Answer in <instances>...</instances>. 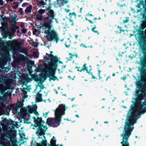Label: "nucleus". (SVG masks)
Listing matches in <instances>:
<instances>
[{"label":"nucleus","mask_w":146,"mask_h":146,"mask_svg":"<svg viewBox=\"0 0 146 146\" xmlns=\"http://www.w3.org/2000/svg\"><path fill=\"white\" fill-rule=\"evenodd\" d=\"M65 45L67 47H69L70 46V45H67L66 44V43H65Z\"/></svg>","instance_id":"obj_38"},{"label":"nucleus","mask_w":146,"mask_h":146,"mask_svg":"<svg viewBox=\"0 0 146 146\" xmlns=\"http://www.w3.org/2000/svg\"><path fill=\"white\" fill-rule=\"evenodd\" d=\"M25 89H26L25 88H23V90H25Z\"/></svg>","instance_id":"obj_48"},{"label":"nucleus","mask_w":146,"mask_h":146,"mask_svg":"<svg viewBox=\"0 0 146 146\" xmlns=\"http://www.w3.org/2000/svg\"><path fill=\"white\" fill-rule=\"evenodd\" d=\"M64 0H57L58 4L61 5H64Z\"/></svg>","instance_id":"obj_19"},{"label":"nucleus","mask_w":146,"mask_h":146,"mask_svg":"<svg viewBox=\"0 0 146 146\" xmlns=\"http://www.w3.org/2000/svg\"><path fill=\"white\" fill-rule=\"evenodd\" d=\"M110 78V77H108L107 78V79H106V80L107 81V80H108V78Z\"/></svg>","instance_id":"obj_46"},{"label":"nucleus","mask_w":146,"mask_h":146,"mask_svg":"<svg viewBox=\"0 0 146 146\" xmlns=\"http://www.w3.org/2000/svg\"><path fill=\"white\" fill-rule=\"evenodd\" d=\"M26 92H25L24 93V95L23 96L24 97V98H27V95H26Z\"/></svg>","instance_id":"obj_35"},{"label":"nucleus","mask_w":146,"mask_h":146,"mask_svg":"<svg viewBox=\"0 0 146 146\" xmlns=\"http://www.w3.org/2000/svg\"><path fill=\"white\" fill-rule=\"evenodd\" d=\"M75 56H76V57H78V55L77 54Z\"/></svg>","instance_id":"obj_50"},{"label":"nucleus","mask_w":146,"mask_h":146,"mask_svg":"<svg viewBox=\"0 0 146 146\" xmlns=\"http://www.w3.org/2000/svg\"><path fill=\"white\" fill-rule=\"evenodd\" d=\"M75 37L77 39V37H78V35H75Z\"/></svg>","instance_id":"obj_41"},{"label":"nucleus","mask_w":146,"mask_h":146,"mask_svg":"<svg viewBox=\"0 0 146 146\" xmlns=\"http://www.w3.org/2000/svg\"><path fill=\"white\" fill-rule=\"evenodd\" d=\"M38 87H39L40 88V90L39 92H40L41 90L44 88V86L42 84L41 82H39L38 83L37 85H36L35 90L37 88H38Z\"/></svg>","instance_id":"obj_13"},{"label":"nucleus","mask_w":146,"mask_h":146,"mask_svg":"<svg viewBox=\"0 0 146 146\" xmlns=\"http://www.w3.org/2000/svg\"><path fill=\"white\" fill-rule=\"evenodd\" d=\"M33 119L35 123L33 126L36 127H38V129L36 132V134L39 137V138H40L39 136L44 135V133L47 129V127L46 126V124L42 120L41 118L37 117L36 119L34 117Z\"/></svg>","instance_id":"obj_3"},{"label":"nucleus","mask_w":146,"mask_h":146,"mask_svg":"<svg viewBox=\"0 0 146 146\" xmlns=\"http://www.w3.org/2000/svg\"><path fill=\"white\" fill-rule=\"evenodd\" d=\"M22 8H20L19 11V12L20 14H22L23 13V11Z\"/></svg>","instance_id":"obj_26"},{"label":"nucleus","mask_w":146,"mask_h":146,"mask_svg":"<svg viewBox=\"0 0 146 146\" xmlns=\"http://www.w3.org/2000/svg\"><path fill=\"white\" fill-rule=\"evenodd\" d=\"M33 56L35 58H37L38 57V54L37 52H34L33 54Z\"/></svg>","instance_id":"obj_22"},{"label":"nucleus","mask_w":146,"mask_h":146,"mask_svg":"<svg viewBox=\"0 0 146 146\" xmlns=\"http://www.w3.org/2000/svg\"><path fill=\"white\" fill-rule=\"evenodd\" d=\"M76 117H79V115H76Z\"/></svg>","instance_id":"obj_44"},{"label":"nucleus","mask_w":146,"mask_h":146,"mask_svg":"<svg viewBox=\"0 0 146 146\" xmlns=\"http://www.w3.org/2000/svg\"><path fill=\"white\" fill-rule=\"evenodd\" d=\"M20 0V1L19 2V3H21L23 1V0Z\"/></svg>","instance_id":"obj_43"},{"label":"nucleus","mask_w":146,"mask_h":146,"mask_svg":"<svg viewBox=\"0 0 146 146\" xmlns=\"http://www.w3.org/2000/svg\"><path fill=\"white\" fill-rule=\"evenodd\" d=\"M28 5V3H23L22 5L23 6H25Z\"/></svg>","instance_id":"obj_32"},{"label":"nucleus","mask_w":146,"mask_h":146,"mask_svg":"<svg viewBox=\"0 0 146 146\" xmlns=\"http://www.w3.org/2000/svg\"><path fill=\"white\" fill-rule=\"evenodd\" d=\"M92 78H93L94 79L95 78V77L93 75H92Z\"/></svg>","instance_id":"obj_45"},{"label":"nucleus","mask_w":146,"mask_h":146,"mask_svg":"<svg viewBox=\"0 0 146 146\" xmlns=\"http://www.w3.org/2000/svg\"><path fill=\"white\" fill-rule=\"evenodd\" d=\"M17 17V16L16 15H14L12 17V22L13 23H15L16 22V19Z\"/></svg>","instance_id":"obj_18"},{"label":"nucleus","mask_w":146,"mask_h":146,"mask_svg":"<svg viewBox=\"0 0 146 146\" xmlns=\"http://www.w3.org/2000/svg\"><path fill=\"white\" fill-rule=\"evenodd\" d=\"M75 99V98H72V99L71 101H73Z\"/></svg>","instance_id":"obj_42"},{"label":"nucleus","mask_w":146,"mask_h":146,"mask_svg":"<svg viewBox=\"0 0 146 146\" xmlns=\"http://www.w3.org/2000/svg\"><path fill=\"white\" fill-rule=\"evenodd\" d=\"M69 21L70 23V24L72 25V26H73L74 25V22H73V21L71 19H69Z\"/></svg>","instance_id":"obj_23"},{"label":"nucleus","mask_w":146,"mask_h":146,"mask_svg":"<svg viewBox=\"0 0 146 146\" xmlns=\"http://www.w3.org/2000/svg\"><path fill=\"white\" fill-rule=\"evenodd\" d=\"M48 11L47 13L48 16L44 18V23L42 25L43 29L47 30H49L52 27V20L54 16V12L52 10L48 9Z\"/></svg>","instance_id":"obj_5"},{"label":"nucleus","mask_w":146,"mask_h":146,"mask_svg":"<svg viewBox=\"0 0 146 146\" xmlns=\"http://www.w3.org/2000/svg\"><path fill=\"white\" fill-rule=\"evenodd\" d=\"M126 79V78H123V79L124 80H125V79Z\"/></svg>","instance_id":"obj_52"},{"label":"nucleus","mask_w":146,"mask_h":146,"mask_svg":"<svg viewBox=\"0 0 146 146\" xmlns=\"http://www.w3.org/2000/svg\"><path fill=\"white\" fill-rule=\"evenodd\" d=\"M69 54L71 56L70 57V59H72V56H74V55H72L71 53H69Z\"/></svg>","instance_id":"obj_30"},{"label":"nucleus","mask_w":146,"mask_h":146,"mask_svg":"<svg viewBox=\"0 0 146 146\" xmlns=\"http://www.w3.org/2000/svg\"><path fill=\"white\" fill-rule=\"evenodd\" d=\"M43 137H44V138H45V136H43Z\"/></svg>","instance_id":"obj_61"},{"label":"nucleus","mask_w":146,"mask_h":146,"mask_svg":"<svg viewBox=\"0 0 146 146\" xmlns=\"http://www.w3.org/2000/svg\"><path fill=\"white\" fill-rule=\"evenodd\" d=\"M36 102H39L42 101V94L38 93H37L36 95Z\"/></svg>","instance_id":"obj_11"},{"label":"nucleus","mask_w":146,"mask_h":146,"mask_svg":"<svg viewBox=\"0 0 146 146\" xmlns=\"http://www.w3.org/2000/svg\"><path fill=\"white\" fill-rule=\"evenodd\" d=\"M45 12V10L41 9H40L36 13L35 16L36 19L38 20H41L42 19V14Z\"/></svg>","instance_id":"obj_9"},{"label":"nucleus","mask_w":146,"mask_h":146,"mask_svg":"<svg viewBox=\"0 0 146 146\" xmlns=\"http://www.w3.org/2000/svg\"><path fill=\"white\" fill-rule=\"evenodd\" d=\"M104 123H108V122H107V121H105V122H104Z\"/></svg>","instance_id":"obj_47"},{"label":"nucleus","mask_w":146,"mask_h":146,"mask_svg":"<svg viewBox=\"0 0 146 146\" xmlns=\"http://www.w3.org/2000/svg\"><path fill=\"white\" fill-rule=\"evenodd\" d=\"M2 0H0V1L1 2H0V3L1 4V5H2L3 4V3L2 2Z\"/></svg>","instance_id":"obj_40"},{"label":"nucleus","mask_w":146,"mask_h":146,"mask_svg":"<svg viewBox=\"0 0 146 146\" xmlns=\"http://www.w3.org/2000/svg\"><path fill=\"white\" fill-rule=\"evenodd\" d=\"M32 8V6L31 5H30L27 7L25 9V11L27 13H30L31 12V9Z\"/></svg>","instance_id":"obj_14"},{"label":"nucleus","mask_w":146,"mask_h":146,"mask_svg":"<svg viewBox=\"0 0 146 146\" xmlns=\"http://www.w3.org/2000/svg\"><path fill=\"white\" fill-rule=\"evenodd\" d=\"M48 112H46L45 113L43 114V116L45 117H46L48 115Z\"/></svg>","instance_id":"obj_27"},{"label":"nucleus","mask_w":146,"mask_h":146,"mask_svg":"<svg viewBox=\"0 0 146 146\" xmlns=\"http://www.w3.org/2000/svg\"><path fill=\"white\" fill-rule=\"evenodd\" d=\"M10 1H13V0H9Z\"/></svg>","instance_id":"obj_55"},{"label":"nucleus","mask_w":146,"mask_h":146,"mask_svg":"<svg viewBox=\"0 0 146 146\" xmlns=\"http://www.w3.org/2000/svg\"><path fill=\"white\" fill-rule=\"evenodd\" d=\"M65 11L67 13H68L70 11V10L69 9H65Z\"/></svg>","instance_id":"obj_31"},{"label":"nucleus","mask_w":146,"mask_h":146,"mask_svg":"<svg viewBox=\"0 0 146 146\" xmlns=\"http://www.w3.org/2000/svg\"><path fill=\"white\" fill-rule=\"evenodd\" d=\"M51 57L50 63L48 67L46 68L47 72L49 74L51 79L54 80H56L57 78L54 76L55 71L57 67L58 59L56 56L50 54L48 55Z\"/></svg>","instance_id":"obj_4"},{"label":"nucleus","mask_w":146,"mask_h":146,"mask_svg":"<svg viewBox=\"0 0 146 146\" xmlns=\"http://www.w3.org/2000/svg\"><path fill=\"white\" fill-rule=\"evenodd\" d=\"M80 46H82L83 47H85V48H87V46L85 45V44H81L80 45Z\"/></svg>","instance_id":"obj_28"},{"label":"nucleus","mask_w":146,"mask_h":146,"mask_svg":"<svg viewBox=\"0 0 146 146\" xmlns=\"http://www.w3.org/2000/svg\"><path fill=\"white\" fill-rule=\"evenodd\" d=\"M60 146H63V145H60Z\"/></svg>","instance_id":"obj_56"},{"label":"nucleus","mask_w":146,"mask_h":146,"mask_svg":"<svg viewBox=\"0 0 146 146\" xmlns=\"http://www.w3.org/2000/svg\"><path fill=\"white\" fill-rule=\"evenodd\" d=\"M2 140L0 141V146H10V141L11 142V146H17V141L15 139H11V136L7 133H4L2 135Z\"/></svg>","instance_id":"obj_6"},{"label":"nucleus","mask_w":146,"mask_h":146,"mask_svg":"<svg viewBox=\"0 0 146 146\" xmlns=\"http://www.w3.org/2000/svg\"><path fill=\"white\" fill-rule=\"evenodd\" d=\"M31 78H32V77L31 78H30L29 75L28 74H25L23 76V78L22 79V81L23 84L26 85L28 82L31 81Z\"/></svg>","instance_id":"obj_10"},{"label":"nucleus","mask_w":146,"mask_h":146,"mask_svg":"<svg viewBox=\"0 0 146 146\" xmlns=\"http://www.w3.org/2000/svg\"><path fill=\"white\" fill-rule=\"evenodd\" d=\"M70 76H68V78H70Z\"/></svg>","instance_id":"obj_53"},{"label":"nucleus","mask_w":146,"mask_h":146,"mask_svg":"<svg viewBox=\"0 0 146 146\" xmlns=\"http://www.w3.org/2000/svg\"><path fill=\"white\" fill-rule=\"evenodd\" d=\"M37 109V106L35 104L33 105L32 106H28L27 108L21 109V112L24 115H25L28 113H33L37 116L38 114L36 111Z\"/></svg>","instance_id":"obj_8"},{"label":"nucleus","mask_w":146,"mask_h":146,"mask_svg":"<svg viewBox=\"0 0 146 146\" xmlns=\"http://www.w3.org/2000/svg\"><path fill=\"white\" fill-rule=\"evenodd\" d=\"M87 68L86 67V64H84L83 67H82V68L80 70H78V71H79L80 72H81L83 70H86L87 71V72H88V70L87 69Z\"/></svg>","instance_id":"obj_17"},{"label":"nucleus","mask_w":146,"mask_h":146,"mask_svg":"<svg viewBox=\"0 0 146 146\" xmlns=\"http://www.w3.org/2000/svg\"><path fill=\"white\" fill-rule=\"evenodd\" d=\"M63 95H64V96H66V95L65 94H63Z\"/></svg>","instance_id":"obj_51"},{"label":"nucleus","mask_w":146,"mask_h":146,"mask_svg":"<svg viewBox=\"0 0 146 146\" xmlns=\"http://www.w3.org/2000/svg\"><path fill=\"white\" fill-rule=\"evenodd\" d=\"M47 93H46V95H45V96H47Z\"/></svg>","instance_id":"obj_59"},{"label":"nucleus","mask_w":146,"mask_h":146,"mask_svg":"<svg viewBox=\"0 0 146 146\" xmlns=\"http://www.w3.org/2000/svg\"><path fill=\"white\" fill-rule=\"evenodd\" d=\"M38 4L41 6L44 5L45 3L43 0H38Z\"/></svg>","instance_id":"obj_16"},{"label":"nucleus","mask_w":146,"mask_h":146,"mask_svg":"<svg viewBox=\"0 0 146 146\" xmlns=\"http://www.w3.org/2000/svg\"><path fill=\"white\" fill-rule=\"evenodd\" d=\"M41 144H38V146H46V141L42 140V141Z\"/></svg>","instance_id":"obj_15"},{"label":"nucleus","mask_w":146,"mask_h":146,"mask_svg":"<svg viewBox=\"0 0 146 146\" xmlns=\"http://www.w3.org/2000/svg\"><path fill=\"white\" fill-rule=\"evenodd\" d=\"M90 16H92V14H90Z\"/></svg>","instance_id":"obj_58"},{"label":"nucleus","mask_w":146,"mask_h":146,"mask_svg":"<svg viewBox=\"0 0 146 146\" xmlns=\"http://www.w3.org/2000/svg\"><path fill=\"white\" fill-rule=\"evenodd\" d=\"M124 107L125 108H126V107Z\"/></svg>","instance_id":"obj_64"},{"label":"nucleus","mask_w":146,"mask_h":146,"mask_svg":"<svg viewBox=\"0 0 146 146\" xmlns=\"http://www.w3.org/2000/svg\"><path fill=\"white\" fill-rule=\"evenodd\" d=\"M96 123H97V124L98 123V121L96 122Z\"/></svg>","instance_id":"obj_62"},{"label":"nucleus","mask_w":146,"mask_h":146,"mask_svg":"<svg viewBox=\"0 0 146 146\" xmlns=\"http://www.w3.org/2000/svg\"><path fill=\"white\" fill-rule=\"evenodd\" d=\"M65 106L60 105L55 111V118L47 119V122L49 125H51L54 127H56L60 125L61 121L62 116L65 114Z\"/></svg>","instance_id":"obj_2"},{"label":"nucleus","mask_w":146,"mask_h":146,"mask_svg":"<svg viewBox=\"0 0 146 146\" xmlns=\"http://www.w3.org/2000/svg\"><path fill=\"white\" fill-rule=\"evenodd\" d=\"M54 19V20H55L57 23H59L57 19L54 18V19Z\"/></svg>","instance_id":"obj_33"},{"label":"nucleus","mask_w":146,"mask_h":146,"mask_svg":"<svg viewBox=\"0 0 146 146\" xmlns=\"http://www.w3.org/2000/svg\"><path fill=\"white\" fill-rule=\"evenodd\" d=\"M115 76V74H113V76Z\"/></svg>","instance_id":"obj_49"},{"label":"nucleus","mask_w":146,"mask_h":146,"mask_svg":"<svg viewBox=\"0 0 146 146\" xmlns=\"http://www.w3.org/2000/svg\"><path fill=\"white\" fill-rule=\"evenodd\" d=\"M1 94L3 96V97H5L7 96V94L5 93L4 94V92H3L1 93Z\"/></svg>","instance_id":"obj_25"},{"label":"nucleus","mask_w":146,"mask_h":146,"mask_svg":"<svg viewBox=\"0 0 146 146\" xmlns=\"http://www.w3.org/2000/svg\"><path fill=\"white\" fill-rule=\"evenodd\" d=\"M92 46H90V48H92Z\"/></svg>","instance_id":"obj_57"},{"label":"nucleus","mask_w":146,"mask_h":146,"mask_svg":"<svg viewBox=\"0 0 146 146\" xmlns=\"http://www.w3.org/2000/svg\"><path fill=\"white\" fill-rule=\"evenodd\" d=\"M17 111V110L16 109H15V110H13V112H15V113L16 112V111Z\"/></svg>","instance_id":"obj_37"},{"label":"nucleus","mask_w":146,"mask_h":146,"mask_svg":"<svg viewBox=\"0 0 146 146\" xmlns=\"http://www.w3.org/2000/svg\"><path fill=\"white\" fill-rule=\"evenodd\" d=\"M129 116V119L125 123L123 133L121 135V136L123 138L122 141L121 142L122 146H129L128 139L131 134V132L133 129V125L136 123V120L140 117V116Z\"/></svg>","instance_id":"obj_1"},{"label":"nucleus","mask_w":146,"mask_h":146,"mask_svg":"<svg viewBox=\"0 0 146 146\" xmlns=\"http://www.w3.org/2000/svg\"><path fill=\"white\" fill-rule=\"evenodd\" d=\"M23 136H25V135L24 134H23Z\"/></svg>","instance_id":"obj_54"},{"label":"nucleus","mask_w":146,"mask_h":146,"mask_svg":"<svg viewBox=\"0 0 146 146\" xmlns=\"http://www.w3.org/2000/svg\"><path fill=\"white\" fill-rule=\"evenodd\" d=\"M74 105H73V106H72V107H74Z\"/></svg>","instance_id":"obj_60"},{"label":"nucleus","mask_w":146,"mask_h":146,"mask_svg":"<svg viewBox=\"0 0 146 146\" xmlns=\"http://www.w3.org/2000/svg\"><path fill=\"white\" fill-rule=\"evenodd\" d=\"M75 14H76L75 12H73L72 13H70L69 14V15L70 16H71L72 15H75Z\"/></svg>","instance_id":"obj_29"},{"label":"nucleus","mask_w":146,"mask_h":146,"mask_svg":"<svg viewBox=\"0 0 146 146\" xmlns=\"http://www.w3.org/2000/svg\"><path fill=\"white\" fill-rule=\"evenodd\" d=\"M98 72L99 76V77H100V73L101 71L100 70H98Z\"/></svg>","instance_id":"obj_36"},{"label":"nucleus","mask_w":146,"mask_h":146,"mask_svg":"<svg viewBox=\"0 0 146 146\" xmlns=\"http://www.w3.org/2000/svg\"><path fill=\"white\" fill-rule=\"evenodd\" d=\"M88 21L90 22V23H93V22L92 21H90V20H88Z\"/></svg>","instance_id":"obj_39"},{"label":"nucleus","mask_w":146,"mask_h":146,"mask_svg":"<svg viewBox=\"0 0 146 146\" xmlns=\"http://www.w3.org/2000/svg\"><path fill=\"white\" fill-rule=\"evenodd\" d=\"M96 27H95L93 28L92 29V30L93 32H94L95 33H97L98 34H99V33L98 32V31L96 30Z\"/></svg>","instance_id":"obj_21"},{"label":"nucleus","mask_w":146,"mask_h":146,"mask_svg":"<svg viewBox=\"0 0 146 146\" xmlns=\"http://www.w3.org/2000/svg\"><path fill=\"white\" fill-rule=\"evenodd\" d=\"M94 19H96V18H94Z\"/></svg>","instance_id":"obj_63"},{"label":"nucleus","mask_w":146,"mask_h":146,"mask_svg":"<svg viewBox=\"0 0 146 146\" xmlns=\"http://www.w3.org/2000/svg\"><path fill=\"white\" fill-rule=\"evenodd\" d=\"M64 2L65 4H67L68 2V0H64Z\"/></svg>","instance_id":"obj_34"},{"label":"nucleus","mask_w":146,"mask_h":146,"mask_svg":"<svg viewBox=\"0 0 146 146\" xmlns=\"http://www.w3.org/2000/svg\"><path fill=\"white\" fill-rule=\"evenodd\" d=\"M27 31V29L25 28H23L22 30V33H25Z\"/></svg>","instance_id":"obj_24"},{"label":"nucleus","mask_w":146,"mask_h":146,"mask_svg":"<svg viewBox=\"0 0 146 146\" xmlns=\"http://www.w3.org/2000/svg\"><path fill=\"white\" fill-rule=\"evenodd\" d=\"M55 137H53V138L51 139L50 143L52 146H58V145H56V140Z\"/></svg>","instance_id":"obj_12"},{"label":"nucleus","mask_w":146,"mask_h":146,"mask_svg":"<svg viewBox=\"0 0 146 146\" xmlns=\"http://www.w3.org/2000/svg\"><path fill=\"white\" fill-rule=\"evenodd\" d=\"M14 31L12 30L11 31H8V35L10 36H12L14 34Z\"/></svg>","instance_id":"obj_20"},{"label":"nucleus","mask_w":146,"mask_h":146,"mask_svg":"<svg viewBox=\"0 0 146 146\" xmlns=\"http://www.w3.org/2000/svg\"><path fill=\"white\" fill-rule=\"evenodd\" d=\"M51 29L49 30H47L48 33H46V37L47 40L50 41H54L57 43L59 40L58 35L56 32L54 30H50ZM47 31V30H46Z\"/></svg>","instance_id":"obj_7"}]
</instances>
